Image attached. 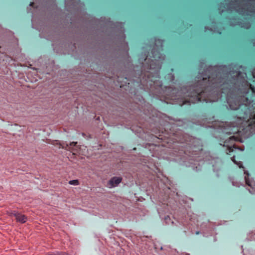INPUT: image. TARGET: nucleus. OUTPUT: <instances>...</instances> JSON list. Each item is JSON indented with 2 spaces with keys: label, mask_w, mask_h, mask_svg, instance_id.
<instances>
[{
  "label": "nucleus",
  "mask_w": 255,
  "mask_h": 255,
  "mask_svg": "<svg viewBox=\"0 0 255 255\" xmlns=\"http://www.w3.org/2000/svg\"><path fill=\"white\" fill-rule=\"evenodd\" d=\"M234 67L237 70H231L230 74L236 75L238 84L226 86L224 83L221 89L222 94H226V106L234 111L235 117L223 131L228 134L238 133L241 130H250L251 132L255 133V87L247 81V74L240 71L242 65L236 63Z\"/></svg>",
  "instance_id": "obj_1"
},
{
  "label": "nucleus",
  "mask_w": 255,
  "mask_h": 255,
  "mask_svg": "<svg viewBox=\"0 0 255 255\" xmlns=\"http://www.w3.org/2000/svg\"><path fill=\"white\" fill-rule=\"evenodd\" d=\"M152 58L150 63H147V68L150 70H153L155 76H150L149 71L147 74V78L145 80L147 83L150 82L155 84L156 78H160V71L161 68V61L163 59V56L159 50H156L154 49L151 51ZM150 86H152V84L150 83Z\"/></svg>",
  "instance_id": "obj_2"
},
{
  "label": "nucleus",
  "mask_w": 255,
  "mask_h": 255,
  "mask_svg": "<svg viewBox=\"0 0 255 255\" xmlns=\"http://www.w3.org/2000/svg\"><path fill=\"white\" fill-rule=\"evenodd\" d=\"M240 137L233 135L230 136L228 139H226L224 142V146H226L228 152H227L228 154H229L231 157L232 160L237 165L239 166V168L244 169L242 162L240 161L238 162L236 159L241 160L243 158V155L241 153H239L236 151L237 150L238 151H242L244 149L237 147L235 144V142L237 141H240Z\"/></svg>",
  "instance_id": "obj_3"
},
{
  "label": "nucleus",
  "mask_w": 255,
  "mask_h": 255,
  "mask_svg": "<svg viewBox=\"0 0 255 255\" xmlns=\"http://www.w3.org/2000/svg\"><path fill=\"white\" fill-rule=\"evenodd\" d=\"M232 65H229L228 66L225 65H216L215 66H210L206 68L205 72L209 73L208 75H205L202 77L203 82L207 81L210 82L209 83H212V84H216L217 83H222L223 79H217L218 78L219 74H220V71H224L226 69H231Z\"/></svg>",
  "instance_id": "obj_4"
},
{
  "label": "nucleus",
  "mask_w": 255,
  "mask_h": 255,
  "mask_svg": "<svg viewBox=\"0 0 255 255\" xmlns=\"http://www.w3.org/2000/svg\"><path fill=\"white\" fill-rule=\"evenodd\" d=\"M209 86H203L200 87L199 89L198 88H190V90H192L191 92L188 93L186 96L189 97V100H185L182 104H185L186 103H195L199 102H208V99L204 98L202 99V97L205 95L208 90Z\"/></svg>",
  "instance_id": "obj_5"
},
{
  "label": "nucleus",
  "mask_w": 255,
  "mask_h": 255,
  "mask_svg": "<svg viewBox=\"0 0 255 255\" xmlns=\"http://www.w3.org/2000/svg\"><path fill=\"white\" fill-rule=\"evenodd\" d=\"M11 215L15 218L17 222H20L21 223H25L27 219V217L25 215L17 212H13L11 213Z\"/></svg>",
  "instance_id": "obj_6"
},
{
  "label": "nucleus",
  "mask_w": 255,
  "mask_h": 255,
  "mask_svg": "<svg viewBox=\"0 0 255 255\" xmlns=\"http://www.w3.org/2000/svg\"><path fill=\"white\" fill-rule=\"evenodd\" d=\"M122 180L120 177H114L109 181V183L112 186H116L121 183Z\"/></svg>",
  "instance_id": "obj_7"
},
{
  "label": "nucleus",
  "mask_w": 255,
  "mask_h": 255,
  "mask_svg": "<svg viewBox=\"0 0 255 255\" xmlns=\"http://www.w3.org/2000/svg\"><path fill=\"white\" fill-rule=\"evenodd\" d=\"M69 183L70 185H78L79 184V181L78 180H70L69 182Z\"/></svg>",
  "instance_id": "obj_8"
},
{
  "label": "nucleus",
  "mask_w": 255,
  "mask_h": 255,
  "mask_svg": "<svg viewBox=\"0 0 255 255\" xmlns=\"http://www.w3.org/2000/svg\"><path fill=\"white\" fill-rule=\"evenodd\" d=\"M68 255L67 253H63V252H57L55 254H49V255Z\"/></svg>",
  "instance_id": "obj_9"
},
{
  "label": "nucleus",
  "mask_w": 255,
  "mask_h": 255,
  "mask_svg": "<svg viewBox=\"0 0 255 255\" xmlns=\"http://www.w3.org/2000/svg\"><path fill=\"white\" fill-rule=\"evenodd\" d=\"M246 183L247 185H248L249 186H252L251 184H250L249 180L248 178L246 177L245 178Z\"/></svg>",
  "instance_id": "obj_10"
},
{
  "label": "nucleus",
  "mask_w": 255,
  "mask_h": 255,
  "mask_svg": "<svg viewBox=\"0 0 255 255\" xmlns=\"http://www.w3.org/2000/svg\"><path fill=\"white\" fill-rule=\"evenodd\" d=\"M76 144H77V142H71V143L70 144V145L71 146H76Z\"/></svg>",
  "instance_id": "obj_11"
},
{
  "label": "nucleus",
  "mask_w": 255,
  "mask_h": 255,
  "mask_svg": "<svg viewBox=\"0 0 255 255\" xmlns=\"http://www.w3.org/2000/svg\"><path fill=\"white\" fill-rule=\"evenodd\" d=\"M225 125H227L226 124H224L223 123L220 124L219 125V127H224Z\"/></svg>",
  "instance_id": "obj_12"
},
{
  "label": "nucleus",
  "mask_w": 255,
  "mask_h": 255,
  "mask_svg": "<svg viewBox=\"0 0 255 255\" xmlns=\"http://www.w3.org/2000/svg\"><path fill=\"white\" fill-rule=\"evenodd\" d=\"M147 57H148V56H146V58L144 59V60L146 63H147V62L149 61V59H148L147 58Z\"/></svg>",
  "instance_id": "obj_13"
},
{
  "label": "nucleus",
  "mask_w": 255,
  "mask_h": 255,
  "mask_svg": "<svg viewBox=\"0 0 255 255\" xmlns=\"http://www.w3.org/2000/svg\"><path fill=\"white\" fill-rule=\"evenodd\" d=\"M125 80L126 81L125 82V84H126V83H128V84H129V82H128V80L127 78H125Z\"/></svg>",
  "instance_id": "obj_14"
},
{
  "label": "nucleus",
  "mask_w": 255,
  "mask_h": 255,
  "mask_svg": "<svg viewBox=\"0 0 255 255\" xmlns=\"http://www.w3.org/2000/svg\"><path fill=\"white\" fill-rule=\"evenodd\" d=\"M34 3L33 2H31L30 3V6H34Z\"/></svg>",
  "instance_id": "obj_15"
},
{
  "label": "nucleus",
  "mask_w": 255,
  "mask_h": 255,
  "mask_svg": "<svg viewBox=\"0 0 255 255\" xmlns=\"http://www.w3.org/2000/svg\"><path fill=\"white\" fill-rule=\"evenodd\" d=\"M244 173L247 175L248 176L249 175V173L247 171H244Z\"/></svg>",
  "instance_id": "obj_16"
},
{
  "label": "nucleus",
  "mask_w": 255,
  "mask_h": 255,
  "mask_svg": "<svg viewBox=\"0 0 255 255\" xmlns=\"http://www.w3.org/2000/svg\"><path fill=\"white\" fill-rule=\"evenodd\" d=\"M124 85H124V84H120V87H121V88H122V87H124Z\"/></svg>",
  "instance_id": "obj_17"
},
{
  "label": "nucleus",
  "mask_w": 255,
  "mask_h": 255,
  "mask_svg": "<svg viewBox=\"0 0 255 255\" xmlns=\"http://www.w3.org/2000/svg\"><path fill=\"white\" fill-rule=\"evenodd\" d=\"M118 81L119 82H120V83H121V80H120V77H118Z\"/></svg>",
  "instance_id": "obj_18"
},
{
  "label": "nucleus",
  "mask_w": 255,
  "mask_h": 255,
  "mask_svg": "<svg viewBox=\"0 0 255 255\" xmlns=\"http://www.w3.org/2000/svg\"><path fill=\"white\" fill-rule=\"evenodd\" d=\"M196 234H199V232H196Z\"/></svg>",
  "instance_id": "obj_19"
}]
</instances>
